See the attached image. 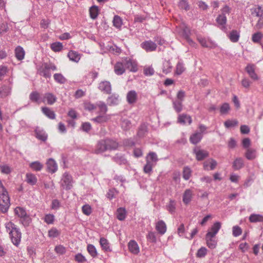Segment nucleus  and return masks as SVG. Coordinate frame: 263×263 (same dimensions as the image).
Listing matches in <instances>:
<instances>
[{"label":"nucleus","mask_w":263,"mask_h":263,"mask_svg":"<svg viewBox=\"0 0 263 263\" xmlns=\"http://www.w3.org/2000/svg\"><path fill=\"white\" fill-rule=\"evenodd\" d=\"M118 147V143L115 140L110 139H102L98 141L94 149V153L102 154L107 151L115 150Z\"/></svg>","instance_id":"nucleus-1"},{"label":"nucleus","mask_w":263,"mask_h":263,"mask_svg":"<svg viewBox=\"0 0 263 263\" xmlns=\"http://www.w3.org/2000/svg\"><path fill=\"white\" fill-rule=\"evenodd\" d=\"M5 226L12 243L17 247L20 245L22 238V233L20 229L11 221L6 222Z\"/></svg>","instance_id":"nucleus-2"},{"label":"nucleus","mask_w":263,"mask_h":263,"mask_svg":"<svg viewBox=\"0 0 263 263\" xmlns=\"http://www.w3.org/2000/svg\"><path fill=\"white\" fill-rule=\"evenodd\" d=\"M10 205V200L8 193L0 180V212L6 213Z\"/></svg>","instance_id":"nucleus-3"},{"label":"nucleus","mask_w":263,"mask_h":263,"mask_svg":"<svg viewBox=\"0 0 263 263\" xmlns=\"http://www.w3.org/2000/svg\"><path fill=\"white\" fill-rule=\"evenodd\" d=\"M221 13L218 15L216 21L218 24L219 28L224 32H227V28L226 26L227 18V14H229L230 8L227 5L224 6L221 10Z\"/></svg>","instance_id":"nucleus-4"},{"label":"nucleus","mask_w":263,"mask_h":263,"mask_svg":"<svg viewBox=\"0 0 263 263\" xmlns=\"http://www.w3.org/2000/svg\"><path fill=\"white\" fill-rule=\"evenodd\" d=\"M56 66L50 62L44 63L39 69L40 74L46 78H50L51 76V71L57 70Z\"/></svg>","instance_id":"nucleus-5"},{"label":"nucleus","mask_w":263,"mask_h":263,"mask_svg":"<svg viewBox=\"0 0 263 263\" xmlns=\"http://www.w3.org/2000/svg\"><path fill=\"white\" fill-rule=\"evenodd\" d=\"M73 180L72 177L68 173L65 172L62 178L61 185L63 189L70 190L72 186Z\"/></svg>","instance_id":"nucleus-6"},{"label":"nucleus","mask_w":263,"mask_h":263,"mask_svg":"<svg viewBox=\"0 0 263 263\" xmlns=\"http://www.w3.org/2000/svg\"><path fill=\"white\" fill-rule=\"evenodd\" d=\"M122 61L125 69L132 72H136L138 70L137 63L136 61L129 58H126Z\"/></svg>","instance_id":"nucleus-7"},{"label":"nucleus","mask_w":263,"mask_h":263,"mask_svg":"<svg viewBox=\"0 0 263 263\" xmlns=\"http://www.w3.org/2000/svg\"><path fill=\"white\" fill-rule=\"evenodd\" d=\"M98 88L100 91L106 94H110L111 91V85L108 81H101L99 84Z\"/></svg>","instance_id":"nucleus-8"},{"label":"nucleus","mask_w":263,"mask_h":263,"mask_svg":"<svg viewBox=\"0 0 263 263\" xmlns=\"http://www.w3.org/2000/svg\"><path fill=\"white\" fill-rule=\"evenodd\" d=\"M141 46L147 52L153 51L157 48L156 44L151 40L143 42L141 43Z\"/></svg>","instance_id":"nucleus-9"},{"label":"nucleus","mask_w":263,"mask_h":263,"mask_svg":"<svg viewBox=\"0 0 263 263\" xmlns=\"http://www.w3.org/2000/svg\"><path fill=\"white\" fill-rule=\"evenodd\" d=\"M57 101V97L53 94L48 92L45 93L44 97L41 99V101L48 105L53 104Z\"/></svg>","instance_id":"nucleus-10"},{"label":"nucleus","mask_w":263,"mask_h":263,"mask_svg":"<svg viewBox=\"0 0 263 263\" xmlns=\"http://www.w3.org/2000/svg\"><path fill=\"white\" fill-rule=\"evenodd\" d=\"M204 170L206 171L214 170L217 165V163L216 160L212 158L209 159L203 162Z\"/></svg>","instance_id":"nucleus-11"},{"label":"nucleus","mask_w":263,"mask_h":263,"mask_svg":"<svg viewBox=\"0 0 263 263\" xmlns=\"http://www.w3.org/2000/svg\"><path fill=\"white\" fill-rule=\"evenodd\" d=\"M179 33L185 39L190 35V28L184 23L182 24L178 28Z\"/></svg>","instance_id":"nucleus-12"},{"label":"nucleus","mask_w":263,"mask_h":263,"mask_svg":"<svg viewBox=\"0 0 263 263\" xmlns=\"http://www.w3.org/2000/svg\"><path fill=\"white\" fill-rule=\"evenodd\" d=\"M214 237V236H211L210 233H206L205 235L206 245L211 249L215 248L217 246V241Z\"/></svg>","instance_id":"nucleus-13"},{"label":"nucleus","mask_w":263,"mask_h":263,"mask_svg":"<svg viewBox=\"0 0 263 263\" xmlns=\"http://www.w3.org/2000/svg\"><path fill=\"white\" fill-rule=\"evenodd\" d=\"M129 251L134 254H138L140 249L137 242L134 240H131L128 243Z\"/></svg>","instance_id":"nucleus-14"},{"label":"nucleus","mask_w":263,"mask_h":263,"mask_svg":"<svg viewBox=\"0 0 263 263\" xmlns=\"http://www.w3.org/2000/svg\"><path fill=\"white\" fill-rule=\"evenodd\" d=\"M110 119V115L103 114L102 115H99L96 118L91 119L93 122L98 124H102L107 122Z\"/></svg>","instance_id":"nucleus-15"},{"label":"nucleus","mask_w":263,"mask_h":263,"mask_svg":"<svg viewBox=\"0 0 263 263\" xmlns=\"http://www.w3.org/2000/svg\"><path fill=\"white\" fill-rule=\"evenodd\" d=\"M35 137L41 141L45 142L47 139V134L44 130L39 127H37L35 129Z\"/></svg>","instance_id":"nucleus-16"},{"label":"nucleus","mask_w":263,"mask_h":263,"mask_svg":"<svg viewBox=\"0 0 263 263\" xmlns=\"http://www.w3.org/2000/svg\"><path fill=\"white\" fill-rule=\"evenodd\" d=\"M156 229L161 235H163L166 231V225L162 220H159L156 223Z\"/></svg>","instance_id":"nucleus-17"},{"label":"nucleus","mask_w":263,"mask_h":263,"mask_svg":"<svg viewBox=\"0 0 263 263\" xmlns=\"http://www.w3.org/2000/svg\"><path fill=\"white\" fill-rule=\"evenodd\" d=\"M194 152L197 160L201 161L209 156V153L204 150L195 148Z\"/></svg>","instance_id":"nucleus-18"},{"label":"nucleus","mask_w":263,"mask_h":263,"mask_svg":"<svg viewBox=\"0 0 263 263\" xmlns=\"http://www.w3.org/2000/svg\"><path fill=\"white\" fill-rule=\"evenodd\" d=\"M47 167L48 172L54 173L58 170V165L53 159L50 158L47 162Z\"/></svg>","instance_id":"nucleus-19"},{"label":"nucleus","mask_w":263,"mask_h":263,"mask_svg":"<svg viewBox=\"0 0 263 263\" xmlns=\"http://www.w3.org/2000/svg\"><path fill=\"white\" fill-rule=\"evenodd\" d=\"M227 36L232 42L236 43L239 39L240 32L236 30H232L228 33Z\"/></svg>","instance_id":"nucleus-20"},{"label":"nucleus","mask_w":263,"mask_h":263,"mask_svg":"<svg viewBox=\"0 0 263 263\" xmlns=\"http://www.w3.org/2000/svg\"><path fill=\"white\" fill-rule=\"evenodd\" d=\"M137 98L138 95L135 90L129 91L126 96L127 101L130 104L135 103L137 101Z\"/></svg>","instance_id":"nucleus-21"},{"label":"nucleus","mask_w":263,"mask_h":263,"mask_svg":"<svg viewBox=\"0 0 263 263\" xmlns=\"http://www.w3.org/2000/svg\"><path fill=\"white\" fill-rule=\"evenodd\" d=\"M114 71L117 75H121L125 72V68L123 61L122 62H118L115 65Z\"/></svg>","instance_id":"nucleus-22"},{"label":"nucleus","mask_w":263,"mask_h":263,"mask_svg":"<svg viewBox=\"0 0 263 263\" xmlns=\"http://www.w3.org/2000/svg\"><path fill=\"white\" fill-rule=\"evenodd\" d=\"M193 192L190 189H186L183 194L182 200L185 204H188L192 200Z\"/></svg>","instance_id":"nucleus-23"},{"label":"nucleus","mask_w":263,"mask_h":263,"mask_svg":"<svg viewBox=\"0 0 263 263\" xmlns=\"http://www.w3.org/2000/svg\"><path fill=\"white\" fill-rule=\"evenodd\" d=\"M202 137L203 136L201 133L196 132L190 136V141L193 144H196L201 140Z\"/></svg>","instance_id":"nucleus-24"},{"label":"nucleus","mask_w":263,"mask_h":263,"mask_svg":"<svg viewBox=\"0 0 263 263\" xmlns=\"http://www.w3.org/2000/svg\"><path fill=\"white\" fill-rule=\"evenodd\" d=\"M244 166V161L242 158H236L233 162L232 167L234 170H239Z\"/></svg>","instance_id":"nucleus-25"},{"label":"nucleus","mask_w":263,"mask_h":263,"mask_svg":"<svg viewBox=\"0 0 263 263\" xmlns=\"http://www.w3.org/2000/svg\"><path fill=\"white\" fill-rule=\"evenodd\" d=\"M119 96L117 94L111 95L107 100V104L110 106L117 105L119 104Z\"/></svg>","instance_id":"nucleus-26"},{"label":"nucleus","mask_w":263,"mask_h":263,"mask_svg":"<svg viewBox=\"0 0 263 263\" xmlns=\"http://www.w3.org/2000/svg\"><path fill=\"white\" fill-rule=\"evenodd\" d=\"M246 70L251 79L254 80H257L258 79L253 65H248L246 67Z\"/></svg>","instance_id":"nucleus-27"},{"label":"nucleus","mask_w":263,"mask_h":263,"mask_svg":"<svg viewBox=\"0 0 263 263\" xmlns=\"http://www.w3.org/2000/svg\"><path fill=\"white\" fill-rule=\"evenodd\" d=\"M221 228V223L219 222H215L211 227L207 233H210L211 236H215Z\"/></svg>","instance_id":"nucleus-28"},{"label":"nucleus","mask_w":263,"mask_h":263,"mask_svg":"<svg viewBox=\"0 0 263 263\" xmlns=\"http://www.w3.org/2000/svg\"><path fill=\"white\" fill-rule=\"evenodd\" d=\"M100 244L102 249L106 252L111 251V249L110 247L108 241L105 238L102 237L100 239Z\"/></svg>","instance_id":"nucleus-29"},{"label":"nucleus","mask_w":263,"mask_h":263,"mask_svg":"<svg viewBox=\"0 0 263 263\" xmlns=\"http://www.w3.org/2000/svg\"><path fill=\"white\" fill-rule=\"evenodd\" d=\"M257 152L255 149L249 148H247L245 153V157L248 160H252L256 158Z\"/></svg>","instance_id":"nucleus-30"},{"label":"nucleus","mask_w":263,"mask_h":263,"mask_svg":"<svg viewBox=\"0 0 263 263\" xmlns=\"http://www.w3.org/2000/svg\"><path fill=\"white\" fill-rule=\"evenodd\" d=\"M127 212L124 208H119L117 210V218L120 221L124 220L126 217Z\"/></svg>","instance_id":"nucleus-31"},{"label":"nucleus","mask_w":263,"mask_h":263,"mask_svg":"<svg viewBox=\"0 0 263 263\" xmlns=\"http://www.w3.org/2000/svg\"><path fill=\"white\" fill-rule=\"evenodd\" d=\"M178 122L180 124H185L187 122L189 124H191L192 120L191 116L185 114H181L178 116Z\"/></svg>","instance_id":"nucleus-32"},{"label":"nucleus","mask_w":263,"mask_h":263,"mask_svg":"<svg viewBox=\"0 0 263 263\" xmlns=\"http://www.w3.org/2000/svg\"><path fill=\"white\" fill-rule=\"evenodd\" d=\"M25 52L24 49L21 46H17L15 49V55L16 59L21 61L24 59L25 57Z\"/></svg>","instance_id":"nucleus-33"},{"label":"nucleus","mask_w":263,"mask_h":263,"mask_svg":"<svg viewBox=\"0 0 263 263\" xmlns=\"http://www.w3.org/2000/svg\"><path fill=\"white\" fill-rule=\"evenodd\" d=\"M37 181V179L35 175L32 173H27L26 175V181L31 185H35Z\"/></svg>","instance_id":"nucleus-34"},{"label":"nucleus","mask_w":263,"mask_h":263,"mask_svg":"<svg viewBox=\"0 0 263 263\" xmlns=\"http://www.w3.org/2000/svg\"><path fill=\"white\" fill-rule=\"evenodd\" d=\"M69 60L72 62H78L81 58L80 55L76 51L71 50L68 53L67 55Z\"/></svg>","instance_id":"nucleus-35"},{"label":"nucleus","mask_w":263,"mask_h":263,"mask_svg":"<svg viewBox=\"0 0 263 263\" xmlns=\"http://www.w3.org/2000/svg\"><path fill=\"white\" fill-rule=\"evenodd\" d=\"M157 155L155 152H149L146 158V162L149 161L151 163L156 165L158 161Z\"/></svg>","instance_id":"nucleus-36"},{"label":"nucleus","mask_w":263,"mask_h":263,"mask_svg":"<svg viewBox=\"0 0 263 263\" xmlns=\"http://www.w3.org/2000/svg\"><path fill=\"white\" fill-rule=\"evenodd\" d=\"M112 24L117 29H120L123 25V20L120 16L116 15L113 18Z\"/></svg>","instance_id":"nucleus-37"},{"label":"nucleus","mask_w":263,"mask_h":263,"mask_svg":"<svg viewBox=\"0 0 263 263\" xmlns=\"http://www.w3.org/2000/svg\"><path fill=\"white\" fill-rule=\"evenodd\" d=\"M42 111L46 116L50 119H54L55 117V115L54 111L48 107H43L42 108Z\"/></svg>","instance_id":"nucleus-38"},{"label":"nucleus","mask_w":263,"mask_h":263,"mask_svg":"<svg viewBox=\"0 0 263 263\" xmlns=\"http://www.w3.org/2000/svg\"><path fill=\"white\" fill-rule=\"evenodd\" d=\"M29 167L34 171H40L43 168V164L40 161H36L30 163Z\"/></svg>","instance_id":"nucleus-39"},{"label":"nucleus","mask_w":263,"mask_h":263,"mask_svg":"<svg viewBox=\"0 0 263 263\" xmlns=\"http://www.w3.org/2000/svg\"><path fill=\"white\" fill-rule=\"evenodd\" d=\"M29 99L33 102L40 103L41 101L40 100V95L36 91H32L29 95Z\"/></svg>","instance_id":"nucleus-40"},{"label":"nucleus","mask_w":263,"mask_h":263,"mask_svg":"<svg viewBox=\"0 0 263 263\" xmlns=\"http://www.w3.org/2000/svg\"><path fill=\"white\" fill-rule=\"evenodd\" d=\"M249 220L251 222L263 221V216L260 214H252L249 217Z\"/></svg>","instance_id":"nucleus-41"},{"label":"nucleus","mask_w":263,"mask_h":263,"mask_svg":"<svg viewBox=\"0 0 263 263\" xmlns=\"http://www.w3.org/2000/svg\"><path fill=\"white\" fill-rule=\"evenodd\" d=\"M112 160L119 165L125 164L127 163L126 159L122 155H116L112 157Z\"/></svg>","instance_id":"nucleus-42"},{"label":"nucleus","mask_w":263,"mask_h":263,"mask_svg":"<svg viewBox=\"0 0 263 263\" xmlns=\"http://www.w3.org/2000/svg\"><path fill=\"white\" fill-rule=\"evenodd\" d=\"M14 213L16 215H17L20 218L24 217L28 214L26 211V210L22 207L17 206L14 209Z\"/></svg>","instance_id":"nucleus-43"},{"label":"nucleus","mask_w":263,"mask_h":263,"mask_svg":"<svg viewBox=\"0 0 263 263\" xmlns=\"http://www.w3.org/2000/svg\"><path fill=\"white\" fill-rule=\"evenodd\" d=\"M87 250L92 257L95 258L98 256L97 249L93 245H88L87 247Z\"/></svg>","instance_id":"nucleus-44"},{"label":"nucleus","mask_w":263,"mask_h":263,"mask_svg":"<svg viewBox=\"0 0 263 263\" xmlns=\"http://www.w3.org/2000/svg\"><path fill=\"white\" fill-rule=\"evenodd\" d=\"M198 40L202 46L204 47L212 48L213 46L212 43L205 38L199 37Z\"/></svg>","instance_id":"nucleus-45"},{"label":"nucleus","mask_w":263,"mask_h":263,"mask_svg":"<svg viewBox=\"0 0 263 263\" xmlns=\"http://www.w3.org/2000/svg\"><path fill=\"white\" fill-rule=\"evenodd\" d=\"M98 107L100 112L105 114L107 111V107L106 104L102 101H98L96 103V108Z\"/></svg>","instance_id":"nucleus-46"},{"label":"nucleus","mask_w":263,"mask_h":263,"mask_svg":"<svg viewBox=\"0 0 263 263\" xmlns=\"http://www.w3.org/2000/svg\"><path fill=\"white\" fill-rule=\"evenodd\" d=\"M11 88L9 86L3 85L0 87V95L2 97L8 96L11 91Z\"/></svg>","instance_id":"nucleus-47"},{"label":"nucleus","mask_w":263,"mask_h":263,"mask_svg":"<svg viewBox=\"0 0 263 263\" xmlns=\"http://www.w3.org/2000/svg\"><path fill=\"white\" fill-rule=\"evenodd\" d=\"M98 8L96 6H91L89 8L90 16L92 19H96L98 15Z\"/></svg>","instance_id":"nucleus-48"},{"label":"nucleus","mask_w":263,"mask_h":263,"mask_svg":"<svg viewBox=\"0 0 263 263\" xmlns=\"http://www.w3.org/2000/svg\"><path fill=\"white\" fill-rule=\"evenodd\" d=\"M54 80L58 83L64 84L66 81V78L61 73H55L53 75Z\"/></svg>","instance_id":"nucleus-49"},{"label":"nucleus","mask_w":263,"mask_h":263,"mask_svg":"<svg viewBox=\"0 0 263 263\" xmlns=\"http://www.w3.org/2000/svg\"><path fill=\"white\" fill-rule=\"evenodd\" d=\"M51 49L54 52H59L63 49V46L60 42H55L51 44Z\"/></svg>","instance_id":"nucleus-50"},{"label":"nucleus","mask_w":263,"mask_h":263,"mask_svg":"<svg viewBox=\"0 0 263 263\" xmlns=\"http://www.w3.org/2000/svg\"><path fill=\"white\" fill-rule=\"evenodd\" d=\"M166 209L171 214H174L176 210V202L175 200H170L168 204L166 205Z\"/></svg>","instance_id":"nucleus-51"},{"label":"nucleus","mask_w":263,"mask_h":263,"mask_svg":"<svg viewBox=\"0 0 263 263\" xmlns=\"http://www.w3.org/2000/svg\"><path fill=\"white\" fill-rule=\"evenodd\" d=\"M181 101L175 100L173 102V107L177 112H180L182 109V104Z\"/></svg>","instance_id":"nucleus-52"},{"label":"nucleus","mask_w":263,"mask_h":263,"mask_svg":"<svg viewBox=\"0 0 263 263\" xmlns=\"http://www.w3.org/2000/svg\"><path fill=\"white\" fill-rule=\"evenodd\" d=\"M20 218L21 222L25 227L29 226L31 222V219L29 215H27Z\"/></svg>","instance_id":"nucleus-53"},{"label":"nucleus","mask_w":263,"mask_h":263,"mask_svg":"<svg viewBox=\"0 0 263 263\" xmlns=\"http://www.w3.org/2000/svg\"><path fill=\"white\" fill-rule=\"evenodd\" d=\"M147 131V126L145 124H142L138 130V135L140 137H143Z\"/></svg>","instance_id":"nucleus-54"},{"label":"nucleus","mask_w":263,"mask_h":263,"mask_svg":"<svg viewBox=\"0 0 263 263\" xmlns=\"http://www.w3.org/2000/svg\"><path fill=\"white\" fill-rule=\"evenodd\" d=\"M146 238L148 241L152 243H155L157 240L156 234L154 232H149L146 235Z\"/></svg>","instance_id":"nucleus-55"},{"label":"nucleus","mask_w":263,"mask_h":263,"mask_svg":"<svg viewBox=\"0 0 263 263\" xmlns=\"http://www.w3.org/2000/svg\"><path fill=\"white\" fill-rule=\"evenodd\" d=\"M191 170L190 167L186 166L184 168L183 171V178L185 180L189 179L191 176Z\"/></svg>","instance_id":"nucleus-56"},{"label":"nucleus","mask_w":263,"mask_h":263,"mask_svg":"<svg viewBox=\"0 0 263 263\" xmlns=\"http://www.w3.org/2000/svg\"><path fill=\"white\" fill-rule=\"evenodd\" d=\"M238 122L236 120H228L224 123V125L227 128H230L236 126Z\"/></svg>","instance_id":"nucleus-57"},{"label":"nucleus","mask_w":263,"mask_h":263,"mask_svg":"<svg viewBox=\"0 0 263 263\" xmlns=\"http://www.w3.org/2000/svg\"><path fill=\"white\" fill-rule=\"evenodd\" d=\"M155 165L151 163L149 161L146 162L145 165L143 167L144 172L146 174H149L152 171L153 167Z\"/></svg>","instance_id":"nucleus-58"},{"label":"nucleus","mask_w":263,"mask_h":263,"mask_svg":"<svg viewBox=\"0 0 263 263\" xmlns=\"http://www.w3.org/2000/svg\"><path fill=\"white\" fill-rule=\"evenodd\" d=\"M82 210L83 213L87 216L90 215L92 213V209L88 204L84 205L82 208Z\"/></svg>","instance_id":"nucleus-59"},{"label":"nucleus","mask_w":263,"mask_h":263,"mask_svg":"<svg viewBox=\"0 0 263 263\" xmlns=\"http://www.w3.org/2000/svg\"><path fill=\"white\" fill-rule=\"evenodd\" d=\"M60 232L55 228H53L48 231V236L50 238H55L58 237Z\"/></svg>","instance_id":"nucleus-60"},{"label":"nucleus","mask_w":263,"mask_h":263,"mask_svg":"<svg viewBox=\"0 0 263 263\" xmlns=\"http://www.w3.org/2000/svg\"><path fill=\"white\" fill-rule=\"evenodd\" d=\"M262 37L263 34L260 32H257L253 34L252 40L254 43H258L260 42Z\"/></svg>","instance_id":"nucleus-61"},{"label":"nucleus","mask_w":263,"mask_h":263,"mask_svg":"<svg viewBox=\"0 0 263 263\" xmlns=\"http://www.w3.org/2000/svg\"><path fill=\"white\" fill-rule=\"evenodd\" d=\"M44 219L46 223L48 224H52L54 221V216L51 214H46Z\"/></svg>","instance_id":"nucleus-62"},{"label":"nucleus","mask_w":263,"mask_h":263,"mask_svg":"<svg viewBox=\"0 0 263 263\" xmlns=\"http://www.w3.org/2000/svg\"><path fill=\"white\" fill-rule=\"evenodd\" d=\"M172 66L171 63L168 61H165L163 63V73L167 74L171 72L172 69Z\"/></svg>","instance_id":"nucleus-63"},{"label":"nucleus","mask_w":263,"mask_h":263,"mask_svg":"<svg viewBox=\"0 0 263 263\" xmlns=\"http://www.w3.org/2000/svg\"><path fill=\"white\" fill-rule=\"evenodd\" d=\"M232 232L234 237H237L241 234L242 230L239 226H235L233 227Z\"/></svg>","instance_id":"nucleus-64"}]
</instances>
